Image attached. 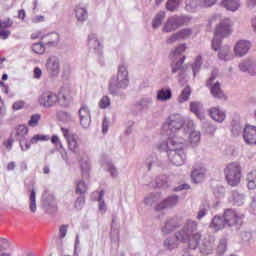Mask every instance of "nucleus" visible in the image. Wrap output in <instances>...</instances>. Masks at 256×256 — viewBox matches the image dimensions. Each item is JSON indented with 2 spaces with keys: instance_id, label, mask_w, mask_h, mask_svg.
Here are the masks:
<instances>
[{
  "instance_id": "1",
  "label": "nucleus",
  "mask_w": 256,
  "mask_h": 256,
  "mask_svg": "<svg viewBox=\"0 0 256 256\" xmlns=\"http://www.w3.org/2000/svg\"><path fill=\"white\" fill-rule=\"evenodd\" d=\"M198 227L197 221L188 219L183 223L182 228L175 233V237L180 243H187L189 249H196L199 246L202 255H211L215 249V236L209 234L202 236Z\"/></svg>"
},
{
  "instance_id": "2",
  "label": "nucleus",
  "mask_w": 256,
  "mask_h": 256,
  "mask_svg": "<svg viewBox=\"0 0 256 256\" xmlns=\"http://www.w3.org/2000/svg\"><path fill=\"white\" fill-rule=\"evenodd\" d=\"M186 147L185 138L179 136V134L169 137L167 141L160 142L157 146L160 151H166L170 163L176 167L185 165L187 161Z\"/></svg>"
},
{
  "instance_id": "3",
  "label": "nucleus",
  "mask_w": 256,
  "mask_h": 256,
  "mask_svg": "<svg viewBox=\"0 0 256 256\" xmlns=\"http://www.w3.org/2000/svg\"><path fill=\"white\" fill-rule=\"evenodd\" d=\"M127 87H129V71L127 70V66L120 64L117 74L109 80L108 91L112 97H121Z\"/></svg>"
},
{
  "instance_id": "4",
  "label": "nucleus",
  "mask_w": 256,
  "mask_h": 256,
  "mask_svg": "<svg viewBox=\"0 0 256 256\" xmlns=\"http://www.w3.org/2000/svg\"><path fill=\"white\" fill-rule=\"evenodd\" d=\"M186 124L187 122L185 123L183 116H181L180 114H172L164 122L162 129L163 131H165L166 135H168V139L169 137H175L177 135L181 137L183 133H185ZM183 125H184V129H183Z\"/></svg>"
},
{
  "instance_id": "5",
  "label": "nucleus",
  "mask_w": 256,
  "mask_h": 256,
  "mask_svg": "<svg viewBox=\"0 0 256 256\" xmlns=\"http://www.w3.org/2000/svg\"><path fill=\"white\" fill-rule=\"evenodd\" d=\"M225 179L230 187H237L241 183V165L232 162L224 168Z\"/></svg>"
},
{
  "instance_id": "6",
  "label": "nucleus",
  "mask_w": 256,
  "mask_h": 256,
  "mask_svg": "<svg viewBox=\"0 0 256 256\" xmlns=\"http://www.w3.org/2000/svg\"><path fill=\"white\" fill-rule=\"evenodd\" d=\"M181 137L185 138V143H187L188 137L191 145H199V142L201 141V132L195 130V122H193V120L186 121L184 133Z\"/></svg>"
},
{
  "instance_id": "7",
  "label": "nucleus",
  "mask_w": 256,
  "mask_h": 256,
  "mask_svg": "<svg viewBox=\"0 0 256 256\" xmlns=\"http://www.w3.org/2000/svg\"><path fill=\"white\" fill-rule=\"evenodd\" d=\"M189 21H191V18L189 16L174 15L167 19L163 27V32L173 33V31H177V29H179V27H181L182 25H187Z\"/></svg>"
},
{
  "instance_id": "8",
  "label": "nucleus",
  "mask_w": 256,
  "mask_h": 256,
  "mask_svg": "<svg viewBox=\"0 0 256 256\" xmlns=\"http://www.w3.org/2000/svg\"><path fill=\"white\" fill-rule=\"evenodd\" d=\"M219 75V70H213L209 80L206 82V87H210V93L214 99H227L223 89H221V84L216 82L213 84V81L217 79Z\"/></svg>"
},
{
  "instance_id": "9",
  "label": "nucleus",
  "mask_w": 256,
  "mask_h": 256,
  "mask_svg": "<svg viewBox=\"0 0 256 256\" xmlns=\"http://www.w3.org/2000/svg\"><path fill=\"white\" fill-rule=\"evenodd\" d=\"M45 69L49 77H59V75H61V58L57 55H50L46 59Z\"/></svg>"
},
{
  "instance_id": "10",
  "label": "nucleus",
  "mask_w": 256,
  "mask_h": 256,
  "mask_svg": "<svg viewBox=\"0 0 256 256\" xmlns=\"http://www.w3.org/2000/svg\"><path fill=\"white\" fill-rule=\"evenodd\" d=\"M224 219L226 221L227 227H236V229H239V227L243 225L245 215L237 212L236 210L227 209L224 211Z\"/></svg>"
},
{
  "instance_id": "11",
  "label": "nucleus",
  "mask_w": 256,
  "mask_h": 256,
  "mask_svg": "<svg viewBox=\"0 0 256 256\" xmlns=\"http://www.w3.org/2000/svg\"><path fill=\"white\" fill-rule=\"evenodd\" d=\"M231 27H233V21L229 18H223L220 20L214 31V39H223L228 35H231Z\"/></svg>"
},
{
  "instance_id": "12",
  "label": "nucleus",
  "mask_w": 256,
  "mask_h": 256,
  "mask_svg": "<svg viewBox=\"0 0 256 256\" xmlns=\"http://www.w3.org/2000/svg\"><path fill=\"white\" fill-rule=\"evenodd\" d=\"M57 101H61V98L51 91L43 92L38 97V103L40 107H44V109H51V107H55L57 105Z\"/></svg>"
},
{
  "instance_id": "13",
  "label": "nucleus",
  "mask_w": 256,
  "mask_h": 256,
  "mask_svg": "<svg viewBox=\"0 0 256 256\" xmlns=\"http://www.w3.org/2000/svg\"><path fill=\"white\" fill-rule=\"evenodd\" d=\"M212 49L213 51H218V59L221 61H231L233 59L231 48L228 45L221 46V39L212 40Z\"/></svg>"
},
{
  "instance_id": "14",
  "label": "nucleus",
  "mask_w": 256,
  "mask_h": 256,
  "mask_svg": "<svg viewBox=\"0 0 256 256\" xmlns=\"http://www.w3.org/2000/svg\"><path fill=\"white\" fill-rule=\"evenodd\" d=\"M61 131L63 137L68 143L69 151H72V153H75V155H77V153H79V136L73 134L67 128H61Z\"/></svg>"
},
{
  "instance_id": "15",
  "label": "nucleus",
  "mask_w": 256,
  "mask_h": 256,
  "mask_svg": "<svg viewBox=\"0 0 256 256\" xmlns=\"http://www.w3.org/2000/svg\"><path fill=\"white\" fill-rule=\"evenodd\" d=\"M78 116L81 127L83 129H89L91 126V110H89V106L82 104L78 111Z\"/></svg>"
},
{
  "instance_id": "16",
  "label": "nucleus",
  "mask_w": 256,
  "mask_h": 256,
  "mask_svg": "<svg viewBox=\"0 0 256 256\" xmlns=\"http://www.w3.org/2000/svg\"><path fill=\"white\" fill-rule=\"evenodd\" d=\"M42 203L43 208L47 213H53V211L57 209V201L55 200V196L49 191H45L42 194Z\"/></svg>"
},
{
  "instance_id": "17",
  "label": "nucleus",
  "mask_w": 256,
  "mask_h": 256,
  "mask_svg": "<svg viewBox=\"0 0 256 256\" xmlns=\"http://www.w3.org/2000/svg\"><path fill=\"white\" fill-rule=\"evenodd\" d=\"M179 203V196L171 195L162 200L155 206L156 211H165V209H173V207H177Z\"/></svg>"
},
{
  "instance_id": "18",
  "label": "nucleus",
  "mask_w": 256,
  "mask_h": 256,
  "mask_svg": "<svg viewBox=\"0 0 256 256\" xmlns=\"http://www.w3.org/2000/svg\"><path fill=\"white\" fill-rule=\"evenodd\" d=\"M178 227H181V221H179V218L172 217L165 220V222L161 226V232L163 235H169L173 233L174 229H178Z\"/></svg>"
},
{
  "instance_id": "19",
  "label": "nucleus",
  "mask_w": 256,
  "mask_h": 256,
  "mask_svg": "<svg viewBox=\"0 0 256 256\" xmlns=\"http://www.w3.org/2000/svg\"><path fill=\"white\" fill-rule=\"evenodd\" d=\"M243 140L246 145H256V126L248 124L244 127Z\"/></svg>"
},
{
  "instance_id": "20",
  "label": "nucleus",
  "mask_w": 256,
  "mask_h": 256,
  "mask_svg": "<svg viewBox=\"0 0 256 256\" xmlns=\"http://www.w3.org/2000/svg\"><path fill=\"white\" fill-rule=\"evenodd\" d=\"M249 49H251V41L240 40L234 47V55L236 57H245L249 53Z\"/></svg>"
},
{
  "instance_id": "21",
  "label": "nucleus",
  "mask_w": 256,
  "mask_h": 256,
  "mask_svg": "<svg viewBox=\"0 0 256 256\" xmlns=\"http://www.w3.org/2000/svg\"><path fill=\"white\" fill-rule=\"evenodd\" d=\"M41 41L44 46L48 47V49L57 47V45H59V33L50 32L48 34H44L41 36Z\"/></svg>"
},
{
  "instance_id": "22",
  "label": "nucleus",
  "mask_w": 256,
  "mask_h": 256,
  "mask_svg": "<svg viewBox=\"0 0 256 256\" xmlns=\"http://www.w3.org/2000/svg\"><path fill=\"white\" fill-rule=\"evenodd\" d=\"M207 177V169L203 165H196L191 173L193 183H202Z\"/></svg>"
},
{
  "instance_id": "23",
  "label": "nucleus",
  "mask_w": 256,
  "mask_h": 256,
  "mask_svg": "<svg viewBox=\"0 0 256 256\" xmlns=\"http://www.w3.org/2000/svg\"><path fill=\"white\" fill-rule=\"evenodd\" d=\"M74 14L78 23H85L89 17V13L87 12V5L83 3L77 4L74 7Z\"/></svg>"
},
{
  "instance_id": "24",
  "label": "nucleus",
  "mask_w": 256,
  "mask_h": 256,
  "mask_svg": "<svg viewBox=\"0 0 256 256\" xmlns=\"http://www.w3.org/2000/svg\"><path fill=\"white\" fill-rule=\"evenodd\" d=\"M239 69L243 73H249V75H256V60L246 59L239 63Z\"/></svg>"
},
{
  "instance_id": "25",
  "label": "nucleus",
  "mask_w": 256,
  "mask_h": 256,
  "mask_svg": "<svg viewBox=\"0 0 256 256\" xmlns=\"http://www.w3.org/2000/svg\"><path fill=\"white\" fill-rule=\"evenodd\" d=\"M88 47L93 53H101V42L97 38V34L88 35Z\"/></svg>"
},
{
  "instance_id": "26",
  "label": "nucleus",
  "mask_w": 256,
  "mask_h": 256,
  "mask_svg": "<svg viewBox=\"0 0 256 256\" xmlns=\"http://www.w3.org/2000/svg\"><path fill=\"white\" fill-rule=\"evenodd\" d=\"M221 6L226 9V11L235 13L241 8V0H222Z\"/></svg>"
},
{
  "instance_id": "27",
  "label": "nucleus",
  "mask_w": 256,
  "mask_h": 256,
  "mask_svg": "<svg viewBox=\"0 0 256 256\" xmlns=\"http://www.w3.org/2000/svg\"><path fill=\"white\" fill-rule=\"evenodd\" d=\"M227 227V222L225 220V215L223 216H214L211 223L210 228L214 229V231H221V229H225Z\"/></svg>"
},
{
  "instance_id": "28",
  "label": "nucleus",
  "mask_w": 256,
  "mask_h": 256,
  "mask_svg": "<svg viewBox=\"0 0 256 256\" xmlns=\"http://www.w3.org/2000/svg\"><path fill=\"white\" fill-rule=\"evenodd\" d=\"M211 118L217 123H223L226 119L225 111L219 109V107H213L209 110Z\"/></svg>"
},
{
  "instance_id": "29",
  "label": "nucleus",
  "mask_w": 256,
  "mask_h": 256,
  "mask_svg": "<svg viewBox=\"0 0 256 256\" xmlns=\"http://www.w3.org/2000/svg\"><path fill=\"white\" fill-rule=\"evenodd\" d=\"M27 133H29V128L25 125H18L14 132L13 135L17 139V141H25V137H27Z\"/></svg>"
},
{
  "instance_id": "30",
  "label": "nucleus",
  "mask_w": 256,
  "mask_h": 256,
  "mask_svg": "<svg viewBox=\"0 0 256 256\" xmlns=\"http://www.w3.org/2000/svg\"><path fill=\"white\" fill-rule=\"evenodd\" d=\"M82 177H89V173L91 172V161H89V158H82L79 161Z\"/></svg>"
},
{
  "instance_id": "31",
  "label": "nucleus",
  "mask_w": 256,
  "mask_h": 256,
  "mask_svg": "<svg viewBox=\"0 0 256 256\" xmlns=\"http://www.w3.org/2000/svg\"><path fill=\"white\" fill-rule=\"evenodd\" d=\"M190 111L195 113L198 119H205V116L203 115V104L201 102H191Z\"/></svg>"
},
{
  "instance_id": "32",
  "label": "nucleus",
  "mask_w": 256,
  "mask_h": 256,
  "mask_svg": "<svg viewBox=\"0 0 256 256\" xmlns=\"http://www.w3.org/2000/svg\"><path fill=\"white\" fill-rule=\"evenodd\" d=\"M173 97V92L171 88H162L157 92L158 101H169Z\"/></svg>"
},
{
  "instance_id": "33",
  "label": "nucleus",
  "mask_w": 256,
  "mask_h": 256,
  "mask_svg": "<svg viewBox=\"0 0 256 256\" xmlns=\"http://www.w3.org/2000/svg\"><path fill=\"white\" fill-rule=\"evenodd\" d=\"M199 7H203L201 0H186L185 1V10L188 13H195Z\"/></svg>"
},
{
  "instance_id": "34",
  "label": "nucleus",
  "mask_w": 256,
  "mask_h": 256,
  "mask_svg": "<svg viewBox=\"0 0 256 256\" xmlns=\"http://www.w3.org/2000/svg\"><path fill=\"white\" fill-rule=\"evenodd\" d=\"M105 196V192L101 190L99 192V197H98V209H99V214L100 215H105L107 213V204L105 203V200L103 197Z\"/></svg>"
},
{
  "instance_id": "35",
  "label": "nucleus",
  "mask_w": 256,
  "mask_h": 256,
  "mask_svg": "<svg viewBox=\"0 0 256 256\" xmlns=\"http://www.w3.org/2000/svg\"><path fill=\"white\" fill-rule=\"evenodd\" d=\"M187 49L186 44H179L171 53H170V59L173 61H176L178 57L182 54L185 53V50Z\"/></svg>"
},
{
  "instance_id": "36",
  "label": "nucleus",
  "mask_w": 256,
  "mask_h": 256,
  "mask_svg": "<svg viewBox=\"0 0 256 256\" xmlns=\"http://www.w3.org/2000/svg\"><path fill=\"white\" fill-rule=\"evenodd\" d=\"M29 209L31 213L37 212V193L35 190H31L29 195Z\"/></svg>"
},
{
  "instance_id": "37",
  "label": "nucleus",
  "mask_w": 256,
  "mask_h": 256,
  "mask_svg": "<svg viewBox=\"0 0 256 256\" xmlns=\"http://www.w3.org/2000/svg\"><path fill=\"white\" fill-rule=\"evenodd\" d=\"M246 181L248 183V189H256V170H252L247 174Z\"/></svg>"
},
{
  "instance_id": "38",
  "label": "nucleus",
  "mask_w": 256,
  "mask_h": 256,
  "mask_svg": "<svg viewBox=\"0 0 256 256\" xmlns=\"http://www.w3.org/2000/svg\"><path fill=\"white\" fill-rule=\"evenodd\" d=\"M232 197L235 205L238 207H241V205L245 203V194L239 192L238 190L233 191Z\"/></svg>"
},
{
  "instance_id": "39",
  "label": "nucleus",
  "mask_w": 256,
  "mask_h": 256,
  "mask_svg": "<svg viewBox=\"0 0 256 256\" xmlns=\"http://www.w3.org/2000/svg\"><path fill=\"white\" fill-rule=\"evenodd\" d=\"M203 65V58L201 55H198L192 65V71L194 77H197V73L201 71V66Z\"/></svg>"
},
{
  "instance_id": "40",
  "label": "nucleus",
  "mask_w": 256,
  "mask_h": 256,
  "mask_svg": "<svg viewBox=\"0 0 256 256\" xmlns=\"http://www.w3.org/2000/svg\"><path fill=\"white\" fill-rule=\"evenodd\" d=\"M181 3H183V0H168L166 2V9L173 13L179 9V5H181Z\"/></svg>"
},
{
  "instance_id": "41",
  "label": "nucleus",
  "mask_w": 256,
  "mask_h": 256,
  "mask_svg": "<svg viewBox=\"0 0 256 256\" xmlns=\"http://www.w3.org/2000/svg\"><path fill=\"white\" fill-rule=\"evenodd\" d=\"M165 19V12H159L156 14L152 21V27L153 29H159L161 27V24L163 23V20Z\"/></svg>"
},
{
  "instance_id": "42",
  "label": "nucleus",
  "mask_w": 256,
  "mask_h": 256,
  "mask_svg": "<svg viewBox=\"0 0 256 256\" xmlns=\"http://www.w3.org/2000/svg\"><path fill=\"white\" fill-rule=\"evenodd\" d=\"M190 97H191V87L187 86L182 90L180 96L178 97V102L185 103V101H189Z\"/></svg>"
},
{
  "instance_id": "43",
  "label": "nucleus",
  "mask_w": 256,
  "mask_h": 256,
  "mask_svg": "<svg viewBox=\"0 0 256 256\" xmlns=\"http://www.w3.org/2000/svg\"><path fill=\"white\" fill-rule=\"evenodd\" d=\"M153 104V98L151 97H145L140 99L137 102L138 107H140V109H149V106Z\"/></svg>"
},
{
  "instance_id": "44",
  "label": "nucleus",
  "mask_w": 256,
  "mask_h": 256,
  "mask_svg": "<svg viewBox=\"0 0 256 256\" xmlns=\"http://www.w3.org/2000/svg\"><path fill=\"white\" fill-rule=\"evenodd\" d=\"M47 46L43 44V41L41 40V42L35 43L32 45L31 49L34 53H36L37 55H43V53H45V48Z\"/></svg>"
},
{
  "instance_id": "45",
  "label": "nucleus",
  "mask_w": 256,
  "mask_h": 256,
  "mask_svg": "<svg viewBox=\"0 0 256 256\" xmlns=\"http://www.w3.org/2000/svg\"><path fill=\"white\" fill-rule=\"evenodd\" d=\"M58 119L63 123H71L73 121V115L66 111H61L58 113Z\"/></svg>"
},
{
  "instance_id": "46",
  "label": "nucleus",
  "mask_w": 256,
  "mask_h": 256,
  "mask_svg": "<svg viewBox=\"0 0 256 256\" xmlns=\"http://www.w3.org/2000/svg\"><path fill=\"white\" fill-rule=\"evenodd\" d=\"M89 189L87 183L84 180H79L76 184V193L79 195H84V193Z\"/></svg>"
},
{
  "instance_id": "47",
  "label": "nucleus",
  "mask_w": 256,
  "mask_h": 256,
  "mask_svg": "<svg viewBox=\"0 0 256 256\" xmlns=\"http://www.w3.org/2000/svg\"><path fill=\"white\" fill-rule=\"evenodd\" d=\"M156 185L159 189H167L169 187V181L167 180V176H160L156 179Z\"/></svg>"
},
{
  "instance_id": "48",
  "label": "nucleus",
  "mask_w": 256,
  "mask_h": 256,
  "mask_svg": "<svg viewBox=\"0 0 256 256\" xmlns=\"http://www.w3.org/2000/svg\"><path fill=\"white\" fill-rule=\"evenodd\" d=\"M183 63H185V56H181L173 65L172 73H177L183 69Z\"/></svg>"
},
{
  "instance_id": "49",
  "label": "nucleus",
  "mask_w": 256,
  "mask_h": 256,
  "mask_svg": "<svg viewBox=\"0 0 256 256\" xmlns=\"http://www.w3.org/2000/svg\"><path fill=\"white\" fill-rule=\"evenodd\" d=\"M100 109H109L111 107V98L109 96H103L98 102Z\"/></svg>"
},
{
  "instance_id": "50",
  "label": "nucleus",
  "mask_w": 256,
  "mask_h": 256,
  "mask_svg": "<svg viewBox=\"0 0 256 256\" xmlns=\"http://www.w3.org/2000/svg\"><path fill=\"white\" fill-rule=\"evenodd\" d=\"M39 141H49V136L43 134H36L30 139V143L32 145H37Z\"/></svg>"
},
{
  "instance_id": "51",
  "label": "nucleus",
  "mask_w": 256,
  "mask_h": 256,
  "mask_svg": "<svg viewBox=\"0 0 256 256\" xmlns=\"http://www.w3.org/2000/svg\"><path fill=\"white\" fill-rule=\"evenodd\" d=\"M104 167L108 173H110L111 177L115 178L117 175H119V172L117 171V168L113 165L111 162H107L104 164Z\"/></svg>"
},
{
  "instance_id": "52",
  "label": "nucleus",
  "mask_w": 256,
  "mask_h": 256,
  "mask_svg": "<svg viewBox=\"0 0 256 256\" xmlns=\"http://www.w3.org/2000/svg\"><path fill=\"white\" fill-rule=\"evenodd\" d=\"M69 231V225L63 224L59 227V232H58V239L60 241H63L65 237H67V233Z\"/></svg>"
},
{
  "instance_id": "53",
  "label": "nucleus",
  "mask_w": 256,
  "mask_h": 256,
  "mask_svg": "<svg viewBox=\"0 0 256 256\" xmlns=\"http://www.w3.org/2000/svg\"><path fill=\"white\" fill-rule=\"evenodd\" d=\"M245 127H243L240 123L233 124L232 126V134L234 137H239V135L243 136V130Z\"/></svg>"
},
{
  "instance_id": "54",
  "label": "nucleus",
  "mask_w": 256,
  "mask_h": 256,
  "mask_svg": "<svg viewBox=\"0 0 256 256\" xmlns=\"http://www.w3.org/2000/svg\"><path fill=\"white\" fill-rule=\"evenodd\" d=\"M155 163H157V156L155 154H152L146 158L145 165L147 166L148 171H151V168L153 165H155Z\"/></svg>"
},
{
  "instance_id": "55",
  "label": "nucleus",
  "mask_w": 256,
  "mask_h": 256,
  "mask_svg": "<svg viewBox=\"0 0 256 256\" xmlns=\"http://www.w3.org/2000/svg\"><path fill=\"white\" fill-rule=\"evenodd\" d=\"M217 251L219 255H223L227 251V239L221 238L217 246Z\"/></svg>"
},
{
  "instance_id": "56",
  "label": "nucleus",
  "mask_w": 256,
  "mask_h": 256,
  "mask_svg": "<svg viewBox=\"0 0 256 256\" xmlns=\"http://www.w3.org/2000/svg\"><path fill=\"white\" fill-rule=\"evenodd\" d=\"M39 121H41V114H33L28 121V125L29 127H37Z\"/></svg>"
},
{
  "instance_id": "57",
  "label": "nucleus",
  "mask_w": 256,
  "mask_h": 256,
  "mask_svg": "<svg viewBox=\"0 0 256 256\" xmlns=\"http://www.w3.org/2000/svg\"><path fill=\"white\" fill-rule=\"evenodd\" d=\"M208 211H209V205L201 206L197 213L196 219H198V221H201V219H203V217L207 215Z\"/></svg>"
},
{
  "instance_id": "58",
  "label": "nucleus",
  "mask_w": 256,
  "mask_h": 256,
  "mask_svg": "<svg viewBox=\"0 0 256 256\" xmlns=\"http://www.w3.org/2000/svg\"><path fill=\"white\" fill-rule=\"evenodd\" d=\"M191 33H192V31L189 28H185V29L177 32L178 38L180 39V41L183 39H189V37H191Z\"/></svg>"
},
{
  "instance_id": "59",
  "label": "nucleus",
  "mask_w": 256,
  "mask_h": 256,
  "mask_svg": "<svg viewBox=\"0 0 256 256\" xmlns=\"http://www.w3.org/2000/svg\"><path fill=\"white\" fill-rule=\"evenodd\" d=\"M177 242L173 239V238H168L166 240H164V247L166 249H169L170 251L172 249H175L177 247Z\"/></svg>"
},
{
  "instance_id": "60",
  "label": "nucleus",
  "mask_w": 256,
  "mask_h": 256,
  "mask_svg": "<svg viewBox=\"0 0 256 256\" xmlns=\"http://www.w3.org/2000/svg\"><path fill=\"white\" fill-rule=\"evenodd\" d=\"M214 195L218 199L225 197V187H223V186L216 187L214 190Z\"/></svg>"
},
{
  "instance_id": "61",
  "label": "nucleus",
  "mask_w": 256,
  "mask_h": 256,
  "mask_svg": "<svg viewBox=\"0 0 256 256\" xmlns=\"http://www.w3.org/2000/svg\"><path fill=\"white\" fill-rule=\"evenodd\" d=\"M12 26H13V22L9 18H6V19L0 21V29L7 30V29H9V27H12Z\"/></svg>"
},
{
  "instance_id": "62",
  "label": "nucleus",
  "mask_w": 256,
  "mask_h": 256,
  "mask_svg": "<svg viewBox=\"0 0 256 256\" xmlns=\"http://www.w3.org/2000/svg\"><path fill=\"white\" fill-rule=\"evenodd\" d=\"M85 205V196H80L77 198V200L74 203L75 209H83V206Z\"/></svg>"
},
{
  "instance_id": "63",
  "label": "nucleus",
  "mask_w": 256,
  "mask_h": 256,
  "mask_svg": "<svg viewBox=\"0 0 256 256\" xmlns=\"http://www.w3.org/2000/svg\"><path fill=\"white\" fill-rule=\"evenodd\" d=\"M19 145L21 147V151H29V149H31V145H33L30 141H26L25 140H20L19 141Z\"/></svg>"
},
{
  "instance_id": "64",
  "label": "nucleus",
  "mask_w": 256,
  "mask_h": 256,
  "mask_svg": "<svg viewBox=\"0 0 256 256\" xmlns=\"http://www.w3.org/2000/svg\"><path fill=\"white\" fill-rule=\"evenodd\" d=\"M57 97L60 98V101H57V103H59L60 105H67V102L69 101V97L65 95V93L60 92L59 94H57Z\"/></svg>"
}]
</instances>
